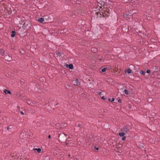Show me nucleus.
Returning <instances> with one entry per match:
<instances>
[{
    "instance_id": "36",
    "label": "nucleus",
    "mask_w": 160,
    "mask_h": 160,
    "mask_svg": "<svg viewBox=\"0 0 160 160\" xmlns=\"http://www.w3.org/2000/svg\"><path fill=\"white\" fill-rule=\"evenodd\" d=\"M134 12L133 13H132V14H134Z\"/></svg>"
},
{
    "instance_id": "16",
    "label": "nucleus",
    "mask_w": 160,
    "mask_h": 160,
    "mask_svg": "<svg viewBox=\"0 0 160 160\" xmlns=\"http://www.w3.org/2000/svg\"><path fill=\"white\" fill-rule=\"evenodd\" d=\"M131 71H132V70L129 69H128L127 70V72L129 74L131 73Z\"/></svg>"
},
{
    "instance_id": "20",
    "label": "nucleus",
    "mask_w": 160,
    "mask_h": 160,
    "mask_svg": "<svg viewBox=\"0 0 160 160\" xmlns=\"http://www.w3.org/2000/svg\"><path fill=\"white\" fill-rule=\"evenodd\" d=\"M150 71L149 70H148L146 71V72L148 73H150Z\"/></svg>"
},
{
    "instance_id": "29",
    "label": "nucleus",
    "mask_w": 160,
    "mask_h": 160,
    "mask_svg": "<svg viewBox=\"0 0 160 160\" xmlns=\"http://www.w3.org/2000/svg\"><path fill=\"white\" fill-rule=\"evenodd\" d=\"M150 17H148V19L150 20Z\"/></svg>"
},
{
    "instance_id": "28",
    "label": "nucleus",
    "mask_w": 160,
    "mask_h": 160,
    "mask_svg": "<svg viewBox=\"0 0 160 160\" xmlns=\"http://www.w3.org/2000/svg\"><path fill=\"white\" fill-rule=\"evenodd\" d=\"M48 138H51V136H50V135H49L48 136Z\"/></svg>"
},
{
    "instance_id": "15",
    "label": "nucleus",
    "mask_w": 160,
    "mask_h": 160,
    "mask_svg": "<svg viewBox=\"0 0 160 160\" xmlns=\"http://www.w3.org/2000/svg\"><path fill=\"white\" fill-rule=\"evenodd\" d=\"M140 73L142 75H144L145 74V72H144L142 70L140 71Z\"/></svg>"
},
{
    "instance_id": "4",
    "label": "nucleus",
    "mask_w": 160,
    "mask_h": 160,
    "mask_svg": "<svg viewBox=\"0 0 160 160\" xmlns=\"http://www.w3.org/2000/svg\"><path fill=\"white\" fill-rule=\"evenodd\" d=\"M0 54L2 56H3L5 54V51L3 49L0 50Z\"/></svg>"
},
{
    "instance_id": "3",
    "label": "nucleus",
    "mask_w": 160,
    "mask_h": 160,
    "mask_svg": "<svg viewBox=\"0 0 160 160\" xmlns=\"http://www.w3.org/2000/svg\"><path fill=\"white\" fill-rule=\"evenodd\" d=\"M4 58L6 60L8 61H10L11 60V58L9 56H5Z\"/></svg>"
},
{
    "instance_id": "9",
    "label": "nucleus",
    "mask_w": 160,
    "mask_h": 160,
    "mask_svg": "<svg viewBox=\"0 0 160 160\" xmlns=\"http://www.w3.org/2000/svg\"><path fill=\"white\" fill-rule=\"evenodd\" d=\"M4 92L6 94H10L11 92L9 91H8L6 89H4Z\"/></svg>"
},
{
    "instance_id": "6",
    "label": "nucleus",
    "mask_w": 160,
    "mask_h": 160,
    "mask_svg": "<svg viewBox=\"0 0 160 160\" xmlns=\"http://www.w3.org/2000/svg\"><path fill=\"white\" fill-rule=\"evenodd\" d=\"M66 66L67 67H68L70 69H72L73 68V66L72 64H69V65H68V64H66Z\"/></svg>"
},
{
    "instance_id": "32",
    "label": "nucleus",
    "mask_w": 160,
    "mask_h": 160,
    "mask_svg": "<svg viewBox=\"0 0 160 160\" xmlns=\"http://www.w3.org/2000/svg\"><path fill=\"white\" fill-rule=\"evenodd\" d=\"M131 5L132 6H134V5H133L132 4H131Z\"/></svg>"
},
{
    "instance_id": "13",
    "label": "nucleus",
    "mask_w": 160,
    "mask_h": 160,
    "mask_svg": "<svg viewBox=\"0 0 160 160\" xmlns=\"http://www.w3.org/2000/svg\"><path fill=\"white\" fill-rule=\"evenodd\" d=\"M107 68H104L101 70V71L102 72H105L106 70L107 69Z\"/></svg>"
},
{
    "instance_id": "8",
    "label": "nucleus",
    "mask_w": 160,
    "mask_h": 160,
    "mask_svg": "<svg viewBox=\"0 0 160 160\" xmlns=\"http://www.w3.org/2000/svg\"><path fill=\"white\" fill-rule=\"evenodd\" d=\"M33 150L34 151H37L38 153H40L41 152V150L40 148H34L33 149Z\"/></svg>"
},
{
    "instance_id": "5",
    "label": "nucleus",
    "mask_w": 160,
    "mask_h": 160,
    "mask_svg": "<svg viewBox=\"0 0 160 160\" xmlns=\"http://www.w3.org/2000/svg\"><path fill=\"white\" fill-rule=\"evenodd\" d=\"M12 128V126L10 125L9 126L7 127V130L9 132H10L11 131Z\"/></svg>"
},
{
    "instance_id": "25",
    "label": "nucleus",
    "mask_w": 160,
    "mask_h": 160,
    "mask_svg": "<svg viewBox=\"0 0 160 160\" xmlns=\"http://www.w3.org/2000/svg\"><path fill=\"white\" fill-rule=\"evenodd\" d=\"M128 16V15H127V14H126L125 15H124V17H125V18H127V16Z\"/></svg>"
},
{
    "instance_id": "24",
    "label": "nucleus",
    "mask_w": 160,
    "mask_h": 160,
    "mask_svg": "<svg viewBox=\"0 0 160 160\" xmlns=\"http://www.w3.org/2000/svg\"><path fill=\"white\" fill-rule=\"evenodd\" d=\"M114 98H112V100L111 101V102H112L114 101Z\"/></svg>"
},
{
    "instance_id": "21",
    "label": "nucleus",
    "mask_w": 160,
    "mask_h": 160,
    "mask_svg": "<svg viewBox=\"0 0 160 160\" xmlns=\"http://www.w3.org/2000/svg\"><path fill=\"white\" fill-rule=\"evenodd\" d=\"M20 113L22 115H24V113L22 112V111H20Z\"/></svg>"
},
{
    "instance_id": "10",
    "label": "nucleus",
    "mask_w": 160,
    "mask_h": 160,
    "mask_svg": "<svg viewBox=\"0 0 160 160\" xmlns=\"http://www.w3.org/2000/svg\"><path fill=\"white\" fill-rule=\"evenodd\" d=\"M119 135L120 137H123L125 134L124 132H120L118 134Z\"/></svg>"
},
{
    "instance_id": "26",
    "label": "nucleus",
    "mask_w": 160,
    "mask_h": 160,
    "mask_svg": "<svg viewBox=\"0 0 160 160\" xmlns=\"http://www.w3.org/2000/svg\"><path fill=\"white\" fill-rule=\"evenodd\" d=\"M101 92H99V93H98V94L99 95H101Z\"/></svg>"
},
{
    "instance_id": "14",
    "label": "nucleus",
    "mask_w": 160,
    "mask_h": 160,
    "mask_svg": "<svg viewBox=\"0 0 160 160\" xmlns=\"http://www.w3.org/2000/svg\"><path fill=\"white\" fill-rule=\"evenodd\" d=\"M129 0H123L122 2L123 3H128L129 2Z\"/></svg>"
},
{
    "instance_id": "19",
    "label": "nucleus",
    "mask_w": 160,
    "mask_h": 160,
    "mask_svg": "<svg viewBox=\"0 0 160 160\" xmlns=\"http://www.w3.org/2000/svg\"><path fill=\"white\" fill-rule=\"evenodd\" d=\"M126 139V137L125 136L123 137L122 138V140L123 141H124Z\"/></svg>"
},
{
    "instance_id": "30",
    "label": "nucleus",
    "mask_w": 160,
    "mask_h": 160,
    "mask_svg": "<svg viewBox=\"0 0 160 160\" xmlns=\"http://www.w3.org/2000/svg\"><path fill=\"white\" fill-rule=\"evenodd\" d=\"M108 101H111V99H110V98H109V99H108Z\"/></svg>"
},
{
    "instance_id": "7",
    "label": "nucleus",
    "mask_w": 160,
    "mask_h": 160,
    "mask_svg": "<svg viewBox=\"0 0 160 160\" xmlns=\"http://www.w3.org/2000/svg\"><path fill=\"white\" fill-rule=\"evenodd\" d=\"M38 21L40 23H42L44 21V18H41L38 19Z\"/></svg>"
},
{
    "instance_id": "22",
    "label": "nucleus",
    "mask_w": 160,
    "mask_h": 160,
    "mask_svg": "<svg viewBox=\"0 0 160 160\" xmlns=\"http://www.w3.org/2000/svg\"><path fill=\"white\" fill-rule=\"evenodd\" d=\"M102 99H104V100H105V99H106V98L104 97V96H103L102 97Z\"/></svg>"
},
{
    "instance_id": "31",
    "label": "nucleus",
    "mask_w": 160,
    "mask_h": 160,
    "mask_svg": "<svg viewBox=\"0 0 160 160\" xmlns=\"http://www.w3.org/2000/svg\"><path fill=\"white\" fill-rule=\"evenodd\" d=\"M78 126L79 127H80V126H81V125H79V124H78Z\"/></svg>"
},
{
    "instance_id": "23",
    "label": "nucleus",
    "mask_w": 160,
    "mask_h": 160,
    "mask_svg": "<svg viewBox=\"0 0 160 160\" xmlns=\"http://www.w3.org/2000/svg\"><path fill=\"white\" fill-rule=\"evenodd\" d=\"M94 149H95L96 150H98V148H96V147H94Z\"/></svg>"
},
{
    "instance_id": "37",
    "label": "nucleus",
    "mask_w": 160,
    "mask_h": 160,
    "mask_svg": "<svg viewBox=\"0 0 160 160\" xmlns=\"http://www.w3.org/2000/svg\"><path fill=\"white\" fill-rule=\"evenodd\" d=\"M134 12L133 13H132V14H134Z\"/></svg>"
},
{
    "instance_id": "35",
    "label": "nucleus",
    "mask_w": 160,
    "mask_h": 160,
    "mask_svg": "<svg viewBox=\"0 0 160 160\" xmlns=\"http://www.w3.org/2000/svg\"><path fill=\"white\" fill-rule=\"evenodd\" d=\"M125 72H126V70H125V71H124Z\"/></svg>"
},
{
    "instance_id": "17",
    "label": "nucleus",
    "mask_w": 160,
    "mask_h": 160,
    "mask_svg": "<svg viewBox=\"0 0 160 160\" xmlns=\"http://www.w3.org/2000/svg\"><path fill=\"white\" fill-rule=\"evenodd\" d=\"M124 92L126 94H128V91L126 89H124Z\"/></svg>"
},
{
    "instance_id": "2",
    "label": "nucleus",
    "mask_w": 160,
    "mask_h": 160,
    "mask_svg": "<svg viewBox=\"0 0 160 160\" xmlns=\"http://www.w3.org/2000/svg\"><path fill=\"white\" fill-rule=\"evenodd\" d=\"M73 83L76 86H79L80 84V82L78 79H76L73 81Z\"/></svg>"
},
{
    "instance_id": "27",
    "label": "nucleus",
    "mask_w": 160,
    "mask_h": 160,
    "mask_svg": "<svg viewBox=\"0 0 160 160\" xmlns=\"http://www.w3.org/2000/svg\"><path fill=\"white\" fill-rule=\"evenodd\" d=\"M118 102H121V101L119 99L118 100Z\"/></svg>"
},
{
    "instance_id": "12",
    "label": "nucleus",
    "mask_w": 160,
    "mask_h": 160,
    "mask_svg": "<svg viewBox=\"0 0 160 160\" xmlns=\"http://www.w3.org/2000/svg\"><path fill=\"white\" fill-rule=\"evenodd\" d=\"M62 54V53L58 52L56 54V55H57L56 57H60L61 55Z\"/></svg>"
},
{
    "instance_id": "1",
    "label": "nucleus",
    "mask_w": 160,
    "mask_h": 160,
    "mask_svg": "<svg viewBox=\"0 0 160 160\" xmlns=\"http://www.w3.org/2000/svg\"><path fill=\"white\" fill-rule=\"evenodd\" d=\"M129 131V128L127 126H124L121 129V131L124 132H127Z\"/></svg>"
},
{
    "instance_id": "18",
    "label": "nucleus",
    "mask_w": 160,
    "mask_h": 160,
    "mask_svg": "<svg viewBox=\"0 0 160 160\" xmlns=\"http://www.w3.org/2000/svg\"><path fill=\"white\" fill-rule=\"evenodd\" d=\"M132 14V13H131L130 14V15H129V16L128 17V19H130L132 17H131V15Z\"/></svg>"
},
{
    "instance_id": "11",
    "label": "nucleus",
    "mask_w": 160,
    "mask_h": 160,
    "mask_svg": "<svg viewBox=\"0 0 160 160\" xmlns=\"http://www.w3.org/2000/svg\"><path fill=\"white\" fill-rule=\"evenodd\" d=\"M15 32L14 31H12V34L11 35V37H14L15 36Z\"/></svg>"
},
{
    "instance_id": "34",
    "label": "nucleus",
    "mask_w": 160,
    "mask_h": 160,
    "mask_svg": "<svg viewBox=\"0 0 160 160\" xmlns=\"http://www.w3.org/2000/svg\"><path fill=\"white\" fill-rule=\"evenodd\" d=\"M17 108H19V106H18V107H17Z\"/></svg>"
},
{
    "instance_id": "33",
    "label": "nucleus",
    "mask_w": 160,
    "mask_h": 160,
    "mask_svg": "<svg viewBox=\"0 0 160 160\" xmlns=\"http://www.w3.org/2000/svg\"><path fill=\"white\" fill-rule=\"evenodd\" d=\"M68 157H70V154H69V155H68Z\"/></svg>"
}]
</instances>
